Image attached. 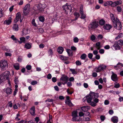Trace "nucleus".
Returning a JSON list of instances; mask_svg holds the SVG:
<instances>
[{
	"mask_svg": "<svg viewBox=\"0 0 123 123\" xmlns=\"http://www.w3.org/2000/svg\"><path fill=\"white\" fill-rule=\"evenodd\" d=\"M98 93H95L93 92H91L89 96H86V98H86L87 102L90 103L91 102L92 99L94 98L95 97L98 98Z\"/></svg>",
	"mask_w": 123,
	"mask_h": 123,
	"instance_id": "nucleus-1",
	"label": "nucleus"
},
{
	"mask_svg": "<svg viewBox=\"0 0 123 123\" xmlns=\"http://www.w3.org/2000/svg\"><path fill=\"white\" fill-rule=\"evenodd\" d=\"M8 63L7 61L3 60L0 61V68L2 70H4L7 68L8 66Z\"/></svg>",
	"mask_w": 123,
	"mask_h": 123,
	"instance_id": "nucleus-2",
	"label": "nucleus"
},
{
	"mask_svg": "<svg viewBox=\"0 0 123 123\" xmlns=\"http://www.w3.org/2000/svg\"><path fill=\"white\" fill-rule=\"evenodd\" d=\"M62 8L67 14L70 13L72 11V8L71 5H68L67 3L63 6Z\"/></svg>",
	"mask_w": 123,
	"mask_h": 123,
	"instance_id": "nucleus-3",
	"label": "nucleus"
},
{
	"mask_svg": "<svg viewBox=\"0 0 123 123\" xmlns=\"http://www.w3.org/2000/svg\"><path fill=\"white\" fill-rule=\"evenodd\" d=\"M113 25L114 27L118 30L121 29L122 28V25L121 23L117 19H116V22L115 23H113Z\"/></svg>",
	"mask_w": 123,
	"mask_h": 123,
	"instance_id": "nucleus-4",
	"label": "nucleus"
},
{
	"mask_svg": "<svg viewBox=\"0 0 123 123\" xmlns=\"http://www.w3.org/2000/svg\"><path fill=\"white\" fill-rule=\"evenodd\" d=\"M30 10V4H27L23 10L24 15H26L29 13Z\"/></svg>",
	"mask_w": 123,
	"mask_h": 123,
	"instance_id": "nucleus-5",
	"label": "nucleus"
},
{
	"mask_svg": "<svg viewBox=\"0 0 123 123\" xmlns=\"http://www.w3.org/2000/svg\"><path fill=\"white\" fill-rule=\"evenodd\" d=\"M98 26V22L96 21H93L89 25L88 27L89 28L95 29Z\"/></svg>",
	"mask_w": 123,
	"mask_h": 123,
	"instance_id": "nucleus-6",
	"label": "nucleus"
},
{
	"mask_svg": "<svg viewBox=\"0 0 123 123\" xmlns=\"http://www.w3.org/2000/svg\"><path fill=\"white\" fill-rule=\"evenodd\" d=\"M46 6V5L44 4H42L41 3L38 4L37 6L38 9L41 12L43 11V9L45 8Z\"/></svg>",
	"mask_w": 123,
	"mask_h": 123,
	"instance_id": "nucleus-7",
	"label": "nucleus"
},
{
	"mask_svg": "<svg viewBox=\"0 0 123 123\" xmlns=\"http://www.w3.org/2000/svg\"><path fill=\"white\" fill-rule=\"evenodd\" d=\"M21 15L20 12H19L16 14V19L14 20V22H17L19 19H20V22H22V19H21Z\"/></svg>",
	"mask_w": 123,
	"mask_h": 123,
	"instance_id": "nucleus-8",
	"label": "nucleus"
},
{
	"mask_svg": "<svg viewBox=\"0 0 123 123\" xmlns=\"http://www.w3.org/2000/svg\"><path fill=\"white\" fill-rule=\"evenodd\" d=\"M83 6L81 5L80 6V12L81 15L80 18L82 19H84L86 17V15L83 13Z\"/></svg>",
	"mask_w": 123,
	"mask_h": 123,
	"instance_id": "nucleus-9",
	"label": "nucleus"
},
{
	"mask_svg": "<svg viewBox=\"0 0 123 123\" xmlns=\"http://www.w3.org/2000/svg\"><path fill=\"white\" fill-rule=\"evenodd\" d=\"M68 78L66 75L62 76L60 78V80L63 81L65 82V83H67L68 80Z\"/></svg>",
	"mask_w": 123,
	"mask_h": 123,
	"instance_id": "nucleus-10",
	"label": "nucleus"
},
{
	"mask_svg": "<svg viewBox=\"0 0 123 123\" xmlns=\"http://www.w3.org/2000/svg\"><path fill=\"white\" fill-rule=\"evenodd\" d=\"M112 75L111 76V78L112 80L113 81H116L118 80L117 75L113 72H112Z\"/></svg>",
	"mask_w": 123,
	"mask_h": 123,
	"instance_id": "nucleus-11",
	"label": "nucleus"
},
{
	"mask_svg": "<svg viewBox=\"0 0 123 123\" xmlns=\"http://www.w3.org/2000/svg\"><path fill=\"white\" fill-rule=\"evenodd\" d=\"M4 92L8 95H9L11 94L12 92V90L10 88L7 87L6 89H5Z\"/></svg>",
	"mask_w": 123,
	"mask_h": 123,
	"instance_id": "nucleus-12",
	"label": "nucleus"
},
{
	"mask_svg": "<svg viewBox=\"0 0 123 123\" xmlns=\"http://www.w3.org/2000/svg\"><path fill=\"white\" fill-rule=\"evenodd\" d=\"M113 48L116 50L119 49L120 48V45L118 44L117 42L116 41L115 42L114 44L113 45Z\"/></svg>",
	"mask_w": 123,
	"mask_h": 123,
	"instance_id": "nucleus-13",
	"label": "nucleus"
},
{
	"mask_svg": "<svg viewBox=\"0 0 123 123\" xmlns=\"http://www.w3.org/2000/svg\"><path fill=\"white\" fill-rule=\"evenodd\" d=\"M123 67V64L119 62L116 66H114V68L116 70L118 68H120Z\"/></svg>",
	"mask_w": 123,
	"mask_h": 123,
	"instance_id": "nucleus-14",
	"label": "nucleus"
},
{
	"mask_svg": "<svg viewBox=\"0 0 123 123\" xmlns=\"http://www.w3.org/2000/svg\"><path fill=\"white\" fill-rule=\"evenodd\" d=\"M111 120L114 123H117L118 121V118L117 117L114 116L111 118Z\"/></svg>",
	"mask_w": 123,
	"mask_h": 123,
	"instance_id": "nucleus-15",
	"label": "nucleus"
},
{
	"mask_svg": "<svg viewBox=\"0 0 123 123\" xmlns=\"http://www.w3.org/2000/svg\"><path fill=\"white\" fill-rule=\"evenodd\" d=\"M12 20V18L11 17H9L8 19L6 20L5 21L4 23V24L6 25H9L11 23Z\"/></svg>",
	"mask_w": 123,
	"mask_h": 123,
	"instance_id": "nucleus-16",
	"label": "nucleus"
},
{
	"mask_svg": "<svg viewBox=\"0 0 123 123\" xmlns=\"http://www.w3.org/2000/svg\"><path fill=\"white\" fill-rule=\"evenodd\" d=\"M81 110L84 112H86L90 109V107L88 106H85L81 107Z\"/></svg>",
	"mask_w": 123,
	"mask_h": 123,
	"instance_id": "nucleus-17",
	"label": "nucleus"
},
{
	"mask_svg": "<svg viewBox=\"0 0 123 123\" xmlns=\"http://www.w3.org/2000/svg\"><path fill=\"white\" fill-rule=\"evenodd\" d=\"M111 27V26L110 25L106 24L104 26L103 28L105 31H108L109 30Z\"/></svg>",
	"mask_w": 123,
	"mask_h": 123,
	"instance_id": "nucleus-18",
	"label": "nucleus"
},
{
	"mask_svg": "<svg viewBox=\"0 0 123 123\" xmlns=\"http://www.w3.org/2000/svg\"><path fill=\"white\" fill-rule=\"evenodd\" d=\"M5 77L6 79H8L9 76L10 75V72L8 71H6L2 74Z\"/></svg>",
	"mask_w": 123,
	"mask_h": 123,
	"instance_id": "nucleus-19",
	"label": "nucleus"
},
{
	"mask_svg": "<svg viewBox=\"0 0 123 123\" xmlns=\"http://www.w3.org/2000/svg\"><path fill=\"white\" fill-rule=\"evenodd\" d=\"M110 15L111 18L112 20L113 23H115L116 22V19H117V18H116V19L114 15L113 14L111 13Z\"/></svg>",
	"mask_w": 123,
	"mask_h": 123,
	"instance_id": "nucleus-20",
	"label": "nucleus"
},
{
	"mask_svg": "<svg viewBox=\"0 0 123 123\" xmlns=\"http://www.w3.org/2000/svg\"><path fill=\"white\" fill-rule=\"evenodd\" d=\"M30 113L33 116H34L35 115V108L34 106L31 107L30 111Z\"/></svg>",
	"mask_w": 123,
	"mask_h": 123,
	"instance_id": "nucleus-21",
	"label": "nucleus"
},
{
	"mask_svg": "<svg viewBox=\"0 0 123 123\" xmlns=\"http://www.w3.org/2000/svg\"><path fill=\"white\" fill-rule=\"evenodd\" d=\"M22 35H25L29 33V30L27 29H24L22 31Z\"/></svg>",
	"mask_w": 123,
	"mask_h": 123,
	"instance_id": "nucleus-22",
	"label": "nucleus"
},
{
	"mask_svg": "<svg viewBox=\"0 0 123 123\" xmlns=\"http://www.w3.org/2000/svg\"><path fill=\"white\" fill-rule=\"evenodd\" d=\"M32 44L31 43H27L25 45V47L27 49H30L31 48Z\"/></svg>",
	"mask_w": 123,
	"mask_h": 123,
	"instance_id": "nucleus-23",
	"label": "nucleus"
},
{
	"mask_svg": "<svg viewBox=\"0 0 123 123\" xmlns=\"http://www.w3.org/2000/svg\"><path fill=\"white\" fill-rule=\"evenodd\" d=\"M12 28L13 30L14 31H17L18 30V25L17 24H14Z\"/></svg>",
	"mask_w": 123,
	"mask_h": 123,
	"instance_id": "nucleus-24",
	"label": "nucleus"
},
{
	"mask_svg": "<svg viewBox=\"0 0 123 123\" xmlns=\"http://www.w3.org/2000/svg\"><path fill=\"white\" fill-rule=\"evenodd\" d=\"M63 48L61 47H59L57 49V51L60 54H62L63 51Z\"/></svg>",
	"mask_w": 123,
	"mask_h": 123,
	"instance_id": "nucleus-25",
	"label": "nucleus"
},
{
	"mask_svg": "<svg viewBox=\"0 0 123 123\" xmlns=\"http://www.w3.org/2000/svg\"><path fill=\"white\" fill-rule=\"evenodd\" d=\"M99 67L100 71L104 70L106 67L105 66L103 65H101Z\"/></svg>",
	"mask_w": 123,
	"mask_h": 123,
	"instance_id": "nucleus-26",
	"label": "nucleus"
},
{
	"mask_svg": "<svg viewBox=\"0 0 123 123\" xmlns=\"http://www.w3.org/2000/svg\"><path fill=\"white\" fill-rule=\"evenodd\" d=\"M6 79V78L2 74L0 75V82H2Z\"/></svg>",
	"mask_w": 123,
	"mask_h": 123,
	"instance_id": "nucleus-27",
	"label": "nucleus"
},
{
	"mask_svg": "<svg viewBox=\"0 0 123 123\" xmlns=\"http://www.w3.org/2000/svg\"><path fill=\"white\" fill-rule=\"evenodd\" d=\"M96 47L98 49H99L101 48L100 46V43L99 42H97L96 44Z\"/></svg>",
	"mask_w": 123,
	"mask_h": 123,
	"instance_id": "nucleus-28",
	"label": "nucleus"
},
{
	"mask_svg": "<svg viewBox=\"0 0 123 123\" xmlns=\"http://www.w3.org/2000/svg\"><path fill=\"white\" fill-rule=\"evenodd\" d=\"M72 117H78V113L76 111H74L72 113Z\"/></svg>",
	"mask_w": 123,
	"mask_h": 123,
	"instance_id": "nucleus-29",
	"label": "nucleus"
},
{
	"mask_svg": "<svg viewBox=\"0 0 123 123\" xmlns=\"http://www.w3.org/2000/svg\"><path fill=\"white\" fill-rule=\"evenodd\" d=\"M31 23L33 26L35 27L37 26V25L35 22L34 19H33L31 21Z\"/></svg>",
	"mask_w": 123,
	"mask_h": 123,
	"instance_id": "nucleus-30",
	"label": "nucleus"
},
{
	"mask_svg": "<svg viewBox=\"0 0 123 123\" xmlns=\"http://www.w3.org/2000/svg\"><path fill=\"white\" fill-rule=\"evenodd\" d=\"M86 57V54H83L81 55L80 58L84 60L85 59Z\"/></svg>",
	"mask_w": 123,
	"mask_h": 123,
	"instance_id": "nucleus-31",
	"label": "nucleus"
},
{
	"mask_svg": "<svg viewBox=\"0 0 123 123\" xmlns=\"http://www.w3.org/2000/svg\"><path fill=\"white\" fill-rule=\"evenodd\" d=\"M105 23V21L103 19H101L99 21V24L101 25H104Z\"/></svg>",
	"mask_w": 123,
	"mask_h": 123,
	"instance_id": "nucleus-32",
	"label": "nucleus"
},
{
	"mask_svg": "<svg viewBox=\"0 0 123 123\" xmlns=\"http://www.w3.org/2000/svg\"><path fill=\"white\" fill-rule=\"evenodd\" d=\"M60 58L62 60H68V58L63 55H61L60 56Z\"/></svg>",
	"mask_w": 123,
	"mask_h": 123,
	"instance_id": "nucleus-33",
	"label": "nucleus"
},
{
	"mask_svg": "<svg viewBox=\"0 0 123 123\" xmlns=\"http://www.w3.org/2000/svg\"><path fill=\"white\" fill-rule=\"evenodd\" d=\"M73 117L72 119V120L73 121H78L79 120V119H78L77 118L78 117Z\"/></svg>",
	"mask_w": 123,
	"mask_h": 123,
	"instance_id": "nucleus-34",
	"label": "nucleus"
},
{
	"mask_svg": "<svg viewBox=\"0 0 123 123\" xmlns=\"http://www.w3.org/2000/svg\"><path fill=\"white\" fill-rule=\"evenodd\" d=\"M117 42L118 44L119 45L122 46L123 44V41L122 40H120L118 41H117Z\"/></svg>",
	"mask_w": 123,
	"mask_h": 123,
	"instance_id": "nucleus-35",
	"label": "nucleus"
},
{
	"mask_svg": "<svg viewBox=\"0 0 123 123\" xmlns=\"http://www.w3.org/2000/svg\"><path fill=\"white\" fill-rule=\"evenodd\" d=\"M14 66L15 68L17 70H18L19 68V64L18 63H17L14 64Z\"/></svg>",
	"mask_w": 123,
	"mask_h": 123,
	"instance_id": "nucleus-36",
	"label": "nucleus"
},
{
	"mask_svg": "<svg viewBox=\"0 0 123 123\" xmlns=\"http://www.w3.org/2000/svg\"><path fill=\"white\" fill-rule=\"evenodd\" d=\"M66 51L69 55H72V52L70 49H66Z\"/></svg>",
	"mask_w": 123,
	"mask_h": 123,
	"instance_id": "nucleus-37",
	"label": "nucleus"
},
{
	"mask_svg": "<svg viewBox=\"0 0 123 123\" xmlns=\"http://www.w3.org/2000/svg\"><path fill=\"white\" fill-rule=\"evenodd\" d=\"M70 70L72 72V74H76L77 73L76 72L74 69H70Z\"/></svg>",
	"mask_w": 123,
	"mask_h": 123,
	"instance_id": "nucleus-38",
	"label": "nucleus"
},
{
	"mask_svg": "<svg viewBox=\"0 0 123 123\" xmlns=\"http://www.w3.org/2000/svg\"><path fill=\"white\" fill-rule=\"evenodd\" d=\"M74 15L76 17H75L76 19H77L80 16V15L79 13L76 12L74 13Z\"/></svg>",
	"mask_w": 123,
	"mask_h": 123,
	"instance_id": "nucleus-39",
	"label": "nucleus"
},
{
	"mask_svg": "<svg viewBox=\"0 0 123 123\" xmlns=\"http://www.w3.org/2000/svg\"><path fill=\"white\" fill-rule=\"evenodd\" d=\"M66 103L70 106H72L73 105V104L70 100L67 101Z\"/></svg>",
	"mask_w": 123,
	"mask_h": 123,
	"instance_id": "nucleus-40",
	"label": "nucleus"
},
{
	"mask_svg": "<svg viewBox=\"0 0 123 123\" xmlns=\"http://www.w3.org/2000/svg\"><path fill=\"white\" fill-rule=\"evenodd\" d=\"M123 36V35L122 33H120V34L117 37H116L115 38V39H119L122 37V36Z\"/></svg>",
	"mask_w": 123,
	"mask_h": 123,
	"instance_id": "nucleus-41",
	"label": "nucleus"
},
{
	"mask_svg": "<svg viewBox=\"0 0 123 123\" xmlns=\"http://www.w3.org/2000/svg\"><path fill=\"white\" fill-rule=\"evenodd\" d=\"M48 54L50 56H51L53 55L52 50L51 49H50L48 51Z\"/></svg>",
	"mask_w": 123,
	"mask_h": 123,
	"instance_id": "nucleus-42",
	"label": "nucleus"
},
{
	"mask_svg": "<svg viewBox=\"0 0 123 123\" xmlns=\"http://www.w3.org/2000/svg\"><path fill=\"white\" fill-rule=\"evenodd\" d=\"M39 19L42 22H43L44 20V19L43 17L40 16L39 17Z\"/></svg>",
	"mask_w": 123,
	"mask_h": 123,
	"instance_id": "nucleus-43",
	"label": "nucleus"
},
{
	"mask_svg": "<svg viewBox=\"0 0 123 123\" xmlns=\"http://www.w3.org/2000/svg\"><path fill=\"white\" fill-rule=\"evenodd\" d=\"M96 38L95 36L94 35H92L91 37V39L92 41H94Z\"/></svg>",
	"mask_w": 123,
	"mask_h": 123,
	"instance_id": "nucleus-44",
	"label": "nucleus"
},
{
	"mask_svg": "<svg viewBox=\"0 0 123 123\" xmlns=\"http://www.w3.org/2000/svg\"><path fill=\"white\" fill-rule=\"evenodd\" d=\"M115 2L117 6L120 5L122 3V2L121 0L116 1Z\"/></svg>",
	"mask_w": 123,
	"mask_h": 123,
	"instance_id": "nucleus-45",
	"label": "nucleus"
},
{
	"mask_svg": "<svg viewBox=\"0 0 123 123\" xmlns=\"http://www.w3.org/2000/svg\"><path fill=\"white\" fill-rule=\"evenodd\" d=\"M73 40L74 43H77L78 42L79 39L77 37H76L74 38Z\"/></svg>",
	"mask_w": 123,
	"mask_h": 123,
	"instance_id": "nucleus-46",
	"label": "nucleus"
},
{
	"mask_svg": "<svg viewBox=\"0 0 123 123\" xmlns=\"http://www.w3.org/2000/svg\"><path fill=\"white\" fill-rule=\"evenodd\" d=\"M20 41L22 42H25V38L24 37H22L20 38Z\"/></svg>",
	"mask_w": 123,
	"mask_h": 123,
	"instance_id": "nucleus-47",
	"label": "nucleus"
},
{
	"mask_svg": "<svg viewBox=\"0 0 123 123\" xmlns=\"http://www.w3.org/2000/svg\"><path fill=\"white\" fill-rule=\"evenodd\" d=\"M94 70L95 71L97 72H99L100 71L99 67L98 68L96 67L95 68H94Z\"/></svg>",
	"mask_w": 123,
	"mask_h": 123,
	"instance_id": "nucleus-48",
	"label": "nucleus"
},
{
	"mask_svg": "<svg viewBox=\"0 0 123 123\" xmlns=\"http://www.w3.org/2000/svg\"><path fill=\"white\" fill-rule=\"evenodd\" d=\"M90 103V105L94 107L96 105V103H95V102H93L91 101V102Z\"/></svg>",
	"mask_w": 123,
	"mask_h": 123,
	"instance_id": "nucleus-49",
	"label": "nucleus"
},
{
	"mask_svg": "<svg viewBox=\"0 0 123 123\" xmlns=\"http://www.w3.org/2000/svg\"><path fill=\"white\" fill-rule=\"evenodd\" d=\"M26 68L28 70H30L31 69V66L30 65H27L26 67Z\"/></svg>",
	"mask_w": 123,
	"mask_h": 123,
	"instance_id": "nucleus-50",
	"label": "nucleus"
},
{
	"mask_svg": "<svg viewBox=\"0 0 123 123\" xmlns=\"http://www.w3.org/2000/svg\"><path fill=\"white\" fill-rule=\"evenodd\" d=\"M117 9L119 12H120L122 11V9L121 7L120 6H118L117 7Z\"/></svg>",
	"mask_w": 123,
	"mask_h": 123,
	"instance_id": "nucleus-51",
	"label": "nucleus"
},
{
	"mask_svg": "<svg viewBox=\"0 0 123 123\" xmlns=\"http://www.w3.org/2000/svg\"><path fill=\"white\" fill-rule=\"evenodd\" d=\"M110 102L109 100H106L104 101V104L105 105H107L109 104Z\"/></svg>",
	"mask_w": 123,
	"mask_h": 123,
	"instance_id": "nucleus-52",
	"label": "nucleus"
},
{
	"mask_svg": "<svg viewBox=\"0 0 123 123\" xmlns=\"http://www.w3.org/2000/svg\"><path fill=\"white\" fill-rule=\"evenodd\" d=\"M120 86V85L119 83L115 84L114 87L116 88H117L119 87Z\"/></svg>",
	"mask_w": 123,
	"mask_h": 123,
	"instance_id": "nucleus-53",
	"label": "nucleus"
},
{
	"mask_svg": "<svg viewBox=\"0 0 123 123\" xmlns=\"http://www.w3.org/2000/svg\"><path fill=\"white\" fill-rule=\"evenodd\" d=\"M37 81H33L31 82V84L32 85H34L37 84Z\"/></svg>",
	"mask_w": 123,
	"mask_h": 123,
	"instance_id": "nucleus-54",
	"label": "nucleus"
},
{
	"mask_svg": "<svg viewBox=\"0 0 123 123\" xmlns=\"http://www.w3.org/2000/svg\"><path fill=\"white\" fill-rule=\"evenodd\" d=\"M15 83L16 84H18V78L17 77H15Z\"/></svg>",
	"mask_w": 123,
	"mask_h": 123,
	"instance_id": "nucleus-55",
	"label": "nucleus"
},
{
	"mask_svg": "<svg viewBox=\"0 0 123 123\" xmlns=\"http://www.w3.org/2000/svg\"><path fill=\"white\" fill-rule=\"evenodd\" d=\"M97 37L99 39H101L103 38V36L102 35L99 34L98 36Z\"/></svg>",
	"mask_w": 123,
	"mask_h": 123,
	"instance_id": "nucleus-56",
	"label": "nucleus"
},
{
	"mask_svg": "<svg viewBox=\"0 0 123 123\" xmlns=\"http://www.w3.org/2000/svg\"><path fill=\"white\" fill-rule=\"evenodd\" d=\"M47 78L48 79H50L52 78V75L51 74H49L47 75Z\"/></svg>",
	"mask_w": 123,
	"mask_h": 123,
	"instance_id": "nucleus-57",
	"label": "nucleus"
},
{
	"mask_svg": "<svg viewBox=\"0 0 123 123\" xmlns=\"http://www.w3.org/2000/svg\"><path fill=\"white\" fill-rule=\"evenodd\" d=\"M93 56V55L91 53H90L88 54V57L90 59L92 58Z\"/></svg>",
	"mask_w": 123,
	"mask_h": 123,
	"instance_id": "nucleus-58",
	"label": "nucleus"
},
{
	"mask_svg": "<svg viewBox=\"0 0 123 123\" xmlns=\"http://www.w3.org/2000/svg\"><path fill=\"white\" fill-rule=\"evenodd\" d=\"M11 38L14 40H18V39L15 37L13 35H12L11 36Z\"/></svg>",
	"mask_w": 123,
	"mask_h": 123,
	"instance_id": "nucleus-59",
	"label": "nucleus"
},
{
	"mask_svg": "<svg viewBox=\"0 0 123 123\" xmlns=\"http://www.w3.org/2000/svg\"><path fill=\"white\" fill-rule=\"evenodd\" d=\"M79 115L80 117H81L83 116L84 115V114L82 112H80L79 113Z\"/></svg>",
	"mask_w": 123,
	"mask_h": 123,
	"instance_id": "nucleus-60",
	"label": "nucleus"
},
{
	"mask_svg": "<svg viewBox=\"0 0 123 123\" xmlns=\"http://www.w3.org/2000/svg\"><path fill=\"white\" fill-rule=\"evenodd\" d=\"M76 65L80 66L81 65V63L79 61H77L76 62Z\"/></svg>",
	"mask_w": 123,
	"mask_h": 123,
	"instance_id": "nucleus-61",
	"label": "nucleus"
},
{
	"mask_svg": "<svg viewBox=\"0 0 123 123\" xmlns=\"http://www.w3.org/2000/svg\"><path fill=\"white\" fill-rule=\"evenodd\" d=\"M36 123H37L39 120V118L38 117H36L35 119Z\"/></svg>",
	"mask_w": 123,
	"mask_h": 123,
	"instance_id": "nucleus-62",
	"label": "nucleus"
},
{
	"mask_svg": "<svg viewBox=\"0 0 123 123\" xmlns=\"http://www.w3.org/2000/svg\"><path fill=\"white\" fill-rule=\"evenodd\" d=\"M94 102L95 103H96H96H97L98 101H99V99L97 98H95L93 100Z\"/></svg>",
	"mask_w": 123,
	"mask_h": 123,
	"instance_id": "nucleus-63",
	"label": "nucleus"
},
{
	"mask_svg": "<svg viewBox=\"0 0 123 123\" xmlns=\"http://www.w3.org/2000/svg\"><path fill=\"white\" fill-rule=\"evenodd\" d=\"M52 81L54 82H55L57 80L56 79V78L55 77H53L52 78Z\"/></svg>",
	"mask_w": 123,
	"mask_h": 123,
	"instance_id": "nucleus-64",
	"label": "nucleus"
}]
</instances>
